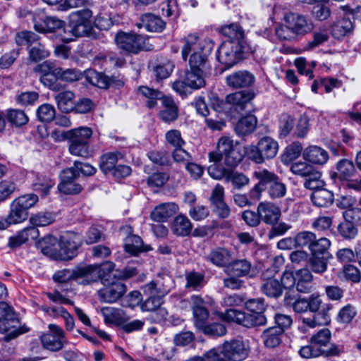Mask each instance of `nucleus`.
Listing matches in <instances>:
<instances>
[{
    "instance_id": "1",
    "label": "nucleus",
    "mask_w": 361,
    "mask_h": 361,
    "mask_svg": "<svg viewBox=\"0 0 361 361\" xmlns=\"http://www.w3.org/2000/svg\"><path fill=\"white\" fill-rule=\"evenodd\" d=\"M214 164L207 168L209 175L214 179L231 183L233 188L240 190L247 185L250 178L241 172L233 170L243 160V154L238 143L228 136L219 138L216 150L209 153Z\"/></svg>"
},
{
    "instance_id": "2",
    "label": "nucleus",
    "mask_w": 361,
    "mask_h": 361,
    "mask_svg": "<svg viewBox=\"0 0 361 361\" xmlns=\"http://www.w3.org/2000/svg\"><path fill=\"white\" fill-rule=\"evenodd\" d=\"M253 177L258 182L249 191L251 200H259L262 192L266 191L271 200H277L285 197L287 192L286 185L282 182L280 177L266 169L255 171Z\"/></svg>"
},
{
    "instance_id": "3",
    "label": "nucleus",
    "mask_w": 361,
    "mask_h": 361,
    "mask_svg": "<svg viewBox=\"0 0 361 361\" xmlns=\"http://www.w3.org/2000/svg\"><path fill=\"white\" fill-rule=\"evenodd\" d=\"M212 51V45L200 40L197 36L190 35L185 39L182 48V57L186 61L189 54L191 56L189 64L191 70L204 71L207 68V58Z\"/></svg>"
},
{
    "instance_id": "4",
    "label": "nucleus",
    "mask_w": 361,
    "mask_h": 361,
    "mask_svg": "<svg viewBox=\"0 0 361 361\" xmlns=\"http://www.w3.org/2000/svg\"><path fill=\"white\" fill-rule=\"evenodd\" d=\"M278 150L277 141L269 136H264L259 139L256 145L248 146L245 152L249 159L256 164H262L274 158Z\"/></svg>"
},
{
    "instance_id": "5",
    "label": "nucleus",
    "mask_w": 361,
    "mask_h": 361,
    "mask_svg": "<svg viewBox=\"0 0 361 361\" xmlns=\"http://www.w3.org/2000/svg\"><path fill=\"white\" fill-rule=\"evenodd\" d=\"M245 47L241 42L225 41L218 50L217 59L226 68H231L244 58Z\"/></svg>"
},
{
    "instance_id": "6",
    "label": "nucleus",
    "mask_w": 361,
    "mask_h": 361,
    "mask_svg": "<svg viewBox=\"0 0 361 361\" xmlns=\"http://www.w3.org/2000/svg\"><path fill=\"white\" fill-rule=\"evenodd\" d=\"M20 322L13 307L5 302H0V333H8L6 341L15 338L20 334Z\"/></svg>"
},
{
    "instance_id": "7",
    "label": "nucleus",
    "mask_w": 361,
    "mask_h": 361,
    "mask_svg": "<svg viewBox=\"0 0 361 361\" xmlns=\"http://www.w3.org/2000/svg\"><path fill=\"white\" fill-rule=\"evenodd\" d=\"M92 15V13L89 9H82L73 13L71 16L69 25L65 32H71L73 37L89 35L92 30L90 20Z\"/></svg>"
},
{
    "instance_id": "8",
    "label": "nucleus",
    "mask_w": 361,
    "mask_h": 361,
    "mask_svg": "<svg viewBox=\"0 0 361 361\" xmlns=\"http://www.w3.org/2000/svg\"><path fill=\"white\" fill-rule=\"evenodd\" d=\"M65 22L55 16H47L38 11L33 15V27L42 34L54 33L64 27Z\"/></svg>"
},
{
    "instance_id": "9",
    "label": "nucleus",
    "mask_w": 361,
    "mask_h": 361,
    "mask_svg": "<svg viewBox=\"0 0 361 361\" xmlns=\"http://www.w3.org/2000/svg\"><path fill=\"white\" fill-rule=\"evenodd\" d=\"M255 97L252 91H239L227 95L226 101L240 114H247L254 111L252 100Z\"/></svg>"
},
{
    "instance_id": "10",
    "label": "nucleus",
    "mask_w": 361,
    "mask_h": 361,
    "mask_svg": "<svg viewBox=\"0 0 361 361\" xmlns=\"http://www.w3.org/2000/svg\"><path fill=\"white\" fill-rule=\"evenodd\" d=\"M224 188L217 184L209 197L212 213L221 219H228L231 214L230 207L224 200Z\"/></svg>"
},
{
    "instance_id": "11",
    "label": "nucleus",
    "mask_w": 361,
    "mask_h": 361,
    "mask_svg": "<svg viewBox=\"0 0 361 361\" xmlns=\"http://www.w3.org/2000/svg\"><path fill=\"white\" fill-rule=\"evenodd\" d=\"M79 177L78 171L75 167H70L63 170L60 174L61 182L58 185L59 190L65 195H77L83 189L82 186L76 183Z\"/></svg>"
},
{
    "instance_id": "12",
    "label": "nucleus",
    "mask_w": 361,
    "mask_h": 361,
    "mask_svg": "<svg viewBox=\"0 0 361 361\" xmlns=\"http://www.w3.org/2000/svg\"><path fill=\"white\" fill-rule=\"evenodd\" d=\"M117 46L127 52L136 54L140 51L145 42L144 37L134 32H118L115 36Z\"/></svg>"
},
{
    "instance_id": "13",
    "label": "nucleus",
    "mask_w": 361,
    "mask_h": 361,
    "mask_svg": "<svg viewBox=\"0 0 361 361\" xmlns=\"http://www.w3.org/2000/svg\"><path fill=\"white\" fill-rule=\"evenodd\" d=\"M104 287L97 292L100 301L106 303H114L119 300L127 291L125 283L119 281H107Z\"/></svg>"
},
{
    "instance_id": "14",
    "label": "nucleus",
    "mask_w": 361,
    "mask_h": 361,
    "mask_svg": "<svg viewBox=\"0 0 361 361\" xmlns=\"http://www.w3.org/2000/svg\"><path fill=\"white\" fill-rule=\"evenodd\" d=\"M49 329L50 332L41 336L42 343L44 348L50 351H59L67 342L64 332L61 327L56 324H49Z\"/></svg>"
},
{
    "instance_id": "15",
    "label": "nucleus",
    "mask_w": 361,
    "mask_h": 361,
    "mask_svg": "<svg viewBox=\"0 0 361 361\" xmlns=\"http://www.w3.org/2000/svg\"><path fill=\"white\" fill-rule=\"evenodd\" d=\"M221 348L226 361H242L248 355V350L240 339L226 341Z\"/></svg>"
},
{
    "instance_id": "16",
    "label": "nucleus",
    "mask_w": 361,
    "mask_h": 361,
    "mask_svg": "<svg viewBox=\"0 0 361 361\" xmlns=\"http://www.w3.org/2000/svg\"><path fill=\"white\" fill-rule=\"evenodd\" d=\"M80 238L78 235L63 238L59 244L56 260L67 261L76 255V251L80 245Z\"/></svg>"
},
{
    "instance_id": "17",
    "label": "nucleus",
    "mask_w": 361,
    "mask_h": 361,
    "mask_svg": "<svg viewBox=\"0 0 361 361\" xmlns=\"http://www.w3.org/2000/svg\"><path fill=\"white\" fill-rule=\"evenodd\" d=\"M331 332L327 328L320 329L316 334H313L310 339V342L317 346L319 349L329 351L332 348L336 347L337 353L329 355V357L339 356L343 352V346L336 343H330Z\"/></svg>"
},
{
    "instance_id": "18",
    "label": "nucleus",
    "mask_w": 361,
    "mask_h": 361,
    "mask_svg": "<svg viewBox=\"0 0 361 361\" xmlns=\"http://www.w3.org/2000/svg\"><path fill=\"white\" fill-rule=\"evenodd\" d=\"M225 272L228 276L237 277L253 278L255 276L252 263L246 259H232Z\"/></svg>"
},
{
    "instance_id": "19",
    "label": "nucleus",
    "mask_w": 361,
    "mask_h": 361,
    "mask_svg": "<svg viewBox=\"0 0 361 361\" xmlns=\"http://www.w3.org/2000/svg\"><path fill=\"white\" fill-rule=\"evenodd\" d=\"M257 211L260 221L267 225H274L280 219L281 212L280 208L271 202H261L257 205Z\"/></svg>"
},
{
    "instance_id": "20",
    "label": "nucleus",
    "mask_w": 361,
    "mask_h": 361,
    "mask_svg": "<svg viewBox=\"0 0 361 361\" xmlns=\"http://www.w3.org/2000/svg\"><path fill=\"white\" fill-rule=\"evenodd\" d=\"M255 82V75L246 70L233 72L226 78V85L233 89L249 87Z\"/></svg>"
},
{
    "instance_id": "21",
    "label": "nucleus",
    "mask_w": 361,
    "mask_h": 361,
    "mask_svg": "<svg viewBox=\"0 0 361 361\" xmlns=\"http://www.w3.org/2000/svg\"><path fill=\"white\" fill-rule=\"evenodd\" d=\"M284 20L295 35H305L313 28L312 24L298 13H289L285 16Z\"/></svg>"
},
{
    "instance_id": "22",
    "label": "nucleus",
    "mask_w": 361,
    "mask_h": 361,
    "mask_svg": "<svg viewBox=\"0 0 361 361\" xmlns=\"http://www.w3.org/2000/svg\"><path fill=\"white\" fill-rule=\"evenodd\" d=\"M233 258L232 251L224 247L212 249L206 256L207 261L217 267L224 268V270L230 264Z\"/></svg>"
},
{
    "instance_id": "23",
    "label": "nucleus",
    "mask_w": 361,
    "mask_h": 361,
    "mask_svg": "<svg viewBox=\"0 0 361 361\" xmlns=\"http://www.w3.org/2000/svg\"><path fill=\"white\" fill-rule=\"evenodd\" d=\"M322 300L319 295L312 294L309 298H298L291 307L295 313L301 314L307 312H317L321 307Z\"/></svg>"
},
{
    "instance_id": "24",
    "label": "nucleus",
    "mask_w": 361,
    "mask_h": 361,
    "mask_svg": "<svg viewBox=\"0 0 361 361\" xmlns=\"http://www.w3.org/2000/svg\"><path fill=\"white\" fill-rule=\"evenodd\" d=\"M355 173L353 162L348 159H342L336 163V171L331 174V178L334 180L345 182L352 178Z\"/></svg>"
},
{
    "instance_id": "25",
    "label": "nucleus",
    "mask_w": 361,
    "mask_h": 361,
    "mask_svg": "<svg viewBox=\"0 0 361 361\" xmlns=\"http://www.w3.org/2000/svg\"><path fill=\"white\" fill-rule=\"evenodd\" d=\"M267 272H264L261 277L262 283L261 285V291L265 295L272 298H279L283 293L280 281L267 276Z\"/></svg>"
},
{
    "instance_id": "26",
    "label": "nucleus",
    "mask_w": 361,
    "mask_h": 361,
    "mask_svg": "<svg viewBox=\"0 0 361 361\" xmlns=\"http://www.w3.org/2000/svg\"><path fill=\"white\" fill-rule=\"evenodd\" d=\"M178 210V206L174 202L161 203L153 209L150 214V217L154 221L165 222Z\"/></svg>"
},
{
    "instance_id": "27",
    "label": "nucleus",
    "mask_w": 361,
    "mask_h": 361,
    "mask_svg": "<svg viewBox=\"0 0 361 361\" xmlns=\"http://www.w3.org/2000/svg\"><path fill=\"white\" fill-rule=\"evenodd\" d=\"M302 157L305 160L317 165H323L329 159L327 151L317 145H311L305 149Z\"/></svg>"
},
{
    "instance_id": "28",
    "label": "nucleus",
    "mask_w": 361,
    "mask_h": 361,
    "mask_svg": "<svg viewBox=\"0 0 361 361\" xmlns=\"http://www.w3.org/2000/svg\"><path fill=\"white\" fill-rule=\"evenodd\" d=\"M138 27H144L149 32H161L166 27V23L159 16L151 13L143 14L140 18V23H137Z\"/></svg>"
},
{
    "instance_id": "29",
    "label": "nucleus",
    "mask_w": 361,
    "mask_h": 361,
    "mask_svg": "<svg viewBox=\"0 0 361 361\" xmlns=\"http://www.w3.org/2000/svg\"><path fill=\"white\" fill-rule=\"evenodd\" d=\"M93 130L91 128L87 126H80L63 132V137L65 140L83 142L86 144L90 145Z\"/></svg>"
},
{
    "instance_id": "30",
    "label": "nucleus",
    "mask_w": 361,
    "mask_h": 361,
    "mask_svg": "<svg viewBox=\"0 0 361 361\" xmlns=\"http://www.w3.org/2000/svg\"><path fill=\"white\" fill-rule=\"evenodd\" d=\"M39 235V230L35 226L23 229L16 235L9 238L8 245L11 247H18L29 240H35Z\"/></svg>"
},
{
    "instance_id": "31",
    "label": "nucleus",
    "mask_w": 361,
    "mask_h": 361,
    "mask_svg": "<svg viewBox=\"0 0 361 361\" xmlns=\"http://www.w3.org/2000/svg\"><path fill=\"white\" fill-rule=\"evenodd\" d=\"M313 276L308 269H300L296 271L295 287L302 293H310L313 288Z\"/></svg>"
},
{
    "instance_id": "32",
    "label": "nucleus",
    "mask_w": 361,
    "mask_h": 361,
    "mask_svg": "<svg viewBox=\"0 0 361 361\" xmlns=\"http://www.w3.org/2000/svg\"><path fill=\"white\" fill-rule=\"evenodd\" d=\"M192 228V223L185 215L178 214L171 223V229L177 236L185 237L190 234Z\"/></svg>"
},
{
    "instance_id": "33",
    "label": "nucleus",
    "mask_w": 361,
    "mask_h": 361,
    "mask_svg": "<svg viewBox=\"0 0 361 361\" xmlns=\"http://www.w3.org/2000/svg\"><path fill=\"white\" fill-rule=\"evenodd\" d=\"M329 351L319 349L317 346L310 342L309 345L301 346L298 350V354L302 358L311 359L323 356L328 357L329 355L337 353L338 349L333 346Z\"/></svg>"
},
{
    "instance_id": "34",
    "label": "nucleus",
    "mask_w": 361,
    "mask_h": 361,
    "mask_svg": "<svg viewBox=\"0 0 361 361\" xmlns=\"http://www.w3.org/2000/svg\"><path fill=\"white\" fill-rule=\"evenodd\" d=\"M257 124V119L256 116L250 113L238 121L235 127V131L239 136H246L255 130Z\"/></svg>"
},
{
    "instance_id": "35",
    "label": "nucleus",
    "mask_w": 361,
    "mask_h": 361,
    "mask_svg": "<svg viewBox=\"0 0 361 361\" xmlns=\"http://www.w3.org/2000/svg\"><path fill=\"white\" fill-rule=\"evenodd\" d=\"M78 279H82L80 283L84 285L101 281V277L96 264L78 267Z\"/></svg>"
},
{
    "instance_id": "36",
    "label": "nucleus",
    "mask_w": 361,
    "mask_h": 361,
    "mask_svg": "<svg viewBox=\"0 0 361 361\" xmlns=\"http://www.w3.org/2000/svg\"><path fill=\"white\" fill-rule=\"evenodd\" d=\"M59 244V242L56 237L48 235L39 240L37 246L44 255L56 259Z\"/></svg>"
},
{
    "instance_id": "37",
    "label": "nucleus",
    "mask_w": 361,
    "mask_h": 361,
    "mask_svg": "<svg viewBox=\"0 0 361 361\" xmlns=\"http://www.w3.org/2000/svg\"><path fill=\"white\" fill-rule=\"evenodd\" d=\"M28 212L18 207L13 202L11 204V211L6 219V222L0 221V228L4 229L11 224L21 223L27 219Z\"/></svg>"
},
{
    "instance_id": "38",
    "label": "nucleus",
    "mask_w": 361,
    "mask_h": 361,
    "mask_svg": "<svg viewBox=\"0 0 361 361\" xmlns=\"http://www.w3.org/2000/svg\"><path fill=\"white\" fill-rule=\"evenodd\" d=\"M283 335V331L281 328L272 326L263 331L262 338L267 347L275 348L281 343Z\"/></svg>"
},
{
    "instance_id": "39",
    "label": "nucleus",
    "mask_w": 361,
    "mask_h": 361,
    "mask_svg": "<svg viewBox=\"0 0 361 361\" xmlns=\"http://www.w3.org/2000/svg\"><path fill=\"white\" fill-rule=\"evenodd\" d=\"M139 94L144 97L146 100V106L149 109H152L156 106L157 101H163V98L166 96L164 93L158 90L150 88L147 86H140L137 88Z\"/></svg>"
},
{
    "instance_id": "40",
    "label": "nucleus",
    "mask_w": 361,
    "mask_h": 361,
    "mask_svg": "<svg viewBox=\"0 0 361 361\" xmlns=\"http://www.w3.org/2000/svg\"><path fill=\"white\" fill-rule=\"evenodd\" d=\"M75 94L71 91H62L54 96L58 108L64 113H69L74 109Z\"/></svg>"
},
{
    "instance_id": "41",
    "label": "nucleus",
    "mask_w": 361,
    "mask_h": 361,
    "mask_svg": "<svg viewBox=\"0 0 361 361\" xmlns=\"http://www.w3.org/2000/svg\"><path fill=\"white\" fill-rule=\"evenodd\" d=\"M162 105L164 109L160 111L159 117L165 122H171L178 118V109L172 98L166 97L163 98Z\"/></svg>"
},
{
    "instance_id": "42",
    "label": "nucleus",
    "mask_w": 361,
    "mask_h": 361,
    "mask_svg": "<svg viewBox=\"0 0 361 361\" xmlns=\"http://www.w3.org/2000/svg\"><path fill=\"white\" fill-rule=\"evenodd\" d=\"M311 195V200L314 205L319 207L330 206L334 202V194L326 189H316Z\"/></svg>"
},
{
    "instance_id": "43",
    "label": "nucleus",
    "mask_w": 361,
    "mask_h": 361,
    "mask_svg": "<svg viewBox=\"0 0 361 361\" xmlns=\"http://www.w3.org/2000/svg\"><path fill=\"white\" fill-rule=\"evenodd\" d=\"M354 26L352 21L343 18L337 20L332 26V35L336 39L342 38L349 34L353 30Z\"/></svg>"
},
{
    "instance_id": "44",
    "label": "nucleus",
    "mask_w": 361,
    "mask_h": 361,
    "mask_svg": "<svg viewBox=\"0 0 361 361\" xmlns=\"http://www.w3.org/2000/svg\"><path fill=\"white\" fill-rule=\"evenodd\" d=\"M86 80L92 85L102 89L109 87V77L94 69H88L85 72Z\"/></svg>"
},
{
    "instance_id": "45",
    "label": "nucleus",
    "mask_w": 361,
    "mask_h": 361,
    "mask_svg": "<svg viewBox=\"0 0 361 361\" xmlns=\"http://www.w3.org/2000/svg\"><path fill=\"white\" fill-rule=\"evenodd\" d=\"M6 118L9 124L16 128L26 125L29 121L28 116L24 111L18 109H8Z\"/></svg>"
},
{
    "instance_id": "46",
    "label": "nucleus",
    "mask_w": 361,
    "mask_h": 361,
    "mask_svg": "<svg viewBox=\"0 0 361 361\" xmlns=\"http://www.w3.org/2000/svg\"><path fill=\"white\" fill-rule=\"evenodd\" d=\"M332 257H323V256H310L307 261V267L310 271H312L317 274H322L324 273L328 267L329 260Z\"/></svg>"
},
{
    "instance_id": "47",
    "label": "nucleus",
    "mask_w": 361,
    "mask_h": 361,
    "mask_svg": "<svg viewBox=\"0 0 361 361\" xmlns=\"http://www.w3.org/2000/svg\"><path fill=\"white\" fill-rule=\"evenodd\" d=\"M68 144V152L71 154L82 158H88L92 154L90 145L83 142L66 140Z\"/></svg>"
},
{
    "instance_id": "48",
    "label": "nucleus",
    "mask_w": 361,
    "mask_h": 361,
    "mask_svg": "<svg viewBox=\"0 0 361 361\" xmlns=\"http://www.w3.org/2000/svg\"><path fill=\"white\" fill-rule=\"evenodd\" d=\"M330 246L331 242L328 238H320L317 239L316 237L310 249L311 255L332 257L329 252Z\"/></svg>"
},
{
    "instance_id": "49",
    "label": "nucleus",
    "mask_w": 361,
    "mask_h": 361,
    "mask_svg": "<svg viewBox=\"0 0 361 361\" xmlns=\"http://www.w3.org/2000/svg\"><path fill=\"white\" fill-rule=\"evenodd\" d=\"M122 155L119 152H109L101 157L99 168L104 173L111 172L117 166L116 164Z\"/></svg>"
},
{
    "instance_id": "50",
    "label": "nucleus",
    "mask_w": 361,
    "mask_h": 361,
    "mask_svg": "<svg viewBox=\"0 0 361 361\" xmlns=\"http://www.w3.org/2000/svg\"><path fill=\"white\" fill-rule=\"evenodd\" d=\"M204 72L200 70H191L185 73V80L191 89H199L204 86Z\"/></svg>"
},
{
    "instance_id": "51",
    "label": "nucleus",
    "mask_w": 361,
    "mask_h": 361,
    "mask_svg": "<svg viewBox=\"0 0 361 361\" xmlns=\"http://www.w3.org/2000/svg\"><path fill=\"white\" fill-rule=\"evenodd\" d=\"M39 39L40 37L37 34L28 30L18 32L15 36V42L18 46L32 47Z\"/></svg>"
},
{
    "instance_id": "52",
    "label": "nucleus",
    "mask_w": 361,
    "mask_h": 361,
    "mask_svg": "<svg viewBox=\"0 0 361 361\" xmlns=\"http://www.w3.org/2000/svg\"><path fill=\"white\" fill-rule=\"evenodd\" d=\"M221 32L224 35L230 39L228 41L238 42L244 44V32L238 24L233 23L226 25L221 28Z\"/></svg>"
},
{
    "instance_id": "53",
    "label": "nucleus",
    "mask_w": 361,
    "mask_h": 361,
    "mask_svg": "<svg viewBox=\"0 0 361 361\" xmlns=\"http://www.w3.org/2000/svg\"><path fill=\"white\" fill-rule=\"evenodd\" d=\"M295 121L293 116L288 114H282L279 117V129L281 137H286L293 130Z\"/></svg>"
},
{
    "instance_id": "54",
    "label": "nucleus",
    "mask_w": 361,
    "mask_h": 361,
    "mask_svg": "<svg viewBox=\"0 0 361 361\" xmlns=\"http://www.w3.org/2000/svg\"><path fill=\"white\" fill-rule=\"evenodd\" d=\"M174 66L169 60H165L163 62L157 63L153 67V73L158 80H162L168 78Z\"/></svg>"
},
{
    "instance_id": "55",
    "label": "nucleus",
    "mask_w": 361,
    "mask_h": 361,
    "mask_svg": "<svg viewBox=\"0 0 361 361\" xmlns=\"http://www.w3.org/2000/svg\"><path fill=\"white\" fill-rule=\"evenodd\" d=\"M56 219V215L53 212H41L33 214L30 217V222L33 226H47L52 224Z\"/></svg>"
},
{
    "instance_id": "56",
    "label": "nucleus",
    "mask_w": 361,
    "mask_h": 361,
    "mask_svg": "<svg viewBox=\"0 0 361 361\" xmlns=\"http://www.w3.org/2000/svg\"><path fill=\"white\" fill-rule=\"evenodd\" d=\"M267 323V317L263 313H245L242 325L247 328L264 326Z\"/></svg>"
},
{
    "instance_id": "57",
    "label": "nucleus",
    "mask_w": 361,
    "mask_h": 361,
    "mask_svg": "<svg viewBox=\"0 0 361 361\" xmlns=\"http://www.w3.org/2000/svg\"><path fill=\"white\" fill-rule=\"evenodd\" d=\"M39 81L52 91L60 92L64 89L63 85L59 82V74L40 75Z\"/></svg>"
},
{
    "instance_id": "58",
    "label": "nucleus",
    "mask_w": 361,
    "mask_h": 361,
    "mask_svg": "<svg viewBox=\"0 0 361 361\" xmlns=\"http://www.w3.org/2000/svg\"><path fill=\"white\" fill-rule=\"evenodd\" d=\"M186 285L188 288H192L194 290L202 288L204 285V276L199 272L190 271L185 274Z\"/></svg>"
},
{
    "instance_id": "59",
    "label": "nucleus",
    "mask_w": 361,
    "mask_h": 361,
    "mask_svg": "<svg viewBox=\"0 0 361 361\" xmlns=\"http://www.w3.org/2000/svg\"><path fill=\"white\" fill-rule=\"evenodd\" d=\"M143 242L142 238L136 235L128 236L125 243V250L133 255H137L143 251Z\"/></svg>"
},
{
    "instance_id": "60",
    "label": "nucleus",
    "mask_w": 361,
    "mask_h": 361,
    "mask_svg": "<svg viewBox=\"0 0 361 361\" xmlns=\"http://www.w3.org/2000/svg\"><path fill=\"white\" fill-rule=\"evenodd\" d=\"M321 173L312 167L308 175L305 176L304 187L309 190H316L322 187Z\"/></svg>"
},
{
    "instance_id": "61",
    "label": "nucleus",
    "mask_w": 361,
    "mask_h": 361,
    "mask_svg": "<svg viewBox=\"0 0 361 361\" xmlns=\"http://www.w3.org/2000/svg\"><path fill=\"white\" fill-rule=\"evenodd\" d=\"M49 54V51L39 42L33 44L29 49V59L33 62L43 60L47 58Z\"/></svg>"
},
{
    "instance_id": "62",
    "label": "nucleus",
    "mask_w": 361,
    "mask_h": 361,
    "mask_svg": "<svg viewBox=\"0 0 361 361\" xmlns=\"http://www.w3.org/2000/svg\"><path fill=\"white\" fill-rule=\"evenodd\" d=\"M198 329L211 337L222 336L226 333V327L220 323L207 324L206 322L203 324V326H200Z\"/></svg>"
},
{
    "instance_id": "63",
    "label": "nucleus",
    "mask_w": 361,
    "mask_h": 361,
    "mask_svg": "<svg viewBox=\"0 0 361 361\" xmlns=\"http://www.w3.org/2000/svg\"><path fill=\"white\" fill-rule=\"evenodd\" d=\"M142 290L147 296L166 295L169 288L161 285L159 281H150L142 287Z\"/></svg>"
},
{
    "instance_id": "64",
    "label": "nucleus",
    "mask_w": 361,
    "mask_h": 361,
    "mask_svg": "<svg viewBox=\"0 0 361 361\" xmlns=\"http://www.w3.org/2000/svg\"><path fill=\"white\" fill-rule=\"evenodd\" d=\"M56 116L54 107L49 104H44L39 106L37 110V116L39 121L49 123Z\"/></svg>"
}]
</instances>
